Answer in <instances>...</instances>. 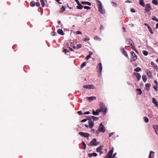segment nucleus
Masks as SVG:
<instances>
[{"mask_svg": "<svg viewBox=\"0 0 158 158\" xmlns=\"http://www.w3.org/2000/svg\"><path fill=\"white\" fill-rule=\"evenodd\" d=\"M105 131V129L104 126L102 124V123L100 124L99 128L96 131V134L97 136L99 134L100 132H104Z\"/></svg>", "mask_w": 158, "mask_h": 158, "instance_id": "obj_1", "label": "nucleus"}, {"mask_svg": "<svg viewBox=\"0 0 158 158\" xmlns=\"http://www.w3.org/2000/svg\"><path fill=\"white\" fill-rule=\"evenodd\" d=\"M89 122L88 123L89 127L90 128H92L94 126V123L93 121H92V118L91 116H88L87 117Z\"/></svg>", "mask_w": 158, "mask_h": 158, "instance_id": "obj_2", "label": "nucleus"}, {"mask_svg": "<svg viewBox=\"0 0 158 158\" xmlns=\"http://www.w3.org/2000/svg\"><path fill=\"white\" fill-rule=\"evenodd\" d=\"M99 142H97L96 139L94 138V139L92 141H91L90 143V144H89V146H96L98 145H99Z\"/></svg>", "mask_w": 158, "mask_h": 158, "instance_id": "obj_3", "label": "nucleus"}, {"mask_svg": "<svg viewBox=\"0 0 158 158\" xmlns=\"http://www.w3.org/2000/svg\"><path fill=\"white\" fill-rule=\"evenodd\" d=\"M144 6L145 8V10L146 12H148L152 9V8L149 3L145 5Z\"/></svg>", "mask_w": 158, "mask_h": 158, "instance_id": "obj_4", "label": "nucleus"}, {"mask_svg": "<svg viewBox=\"0 0 158 158\" xmlns=\"http://www.w3.org/2000/svg\"><path fill=\"white\" fill-rule=\"evenodd\" d=\"M78 134L80 135L85 137H88L89 136V134L88 133L80 132Z\"/></svg>", "mask_w": 158, "mask_h": 158, "instance_id": "obj_5", "label": "nucleus"}, {"mask_svg": "<svg viewBox=\"0 0 158 158\" xmlns=\"http://www.w3.org/2000/svg\"><path fill=\"white\" fill-rule=\"evenodd\" d=\"M100 108L104 112L105 114L106 113L107 111V108L103 103H101Z\"/></svg>", "mask_w": 158, "mask_h": 158, "instance_id": "obj_6", "label": "nucleus"}, {"mask_svg": "<svg viewBox=\"0 0 158 158\" xmlns=\"http://www.w3.org/2000/svg\"><path fill=\"white\" fill-rule=\"evenodd\" d=\"M131 59H133V61H135L137 59V56L133 51H131Z\"/></svg>", "mask_w": 158, "mask_h": 158, "instance_id": "obj_7", "label": "nucleus"}, {"mask_svg": "<svg viewBox=\"0 0 158 158\" xmlns=\"http://www.w3.org/2000/svg\"><path fill=\"white\" fill-rule=\"evenodd\" d=\"M126 42L127 44H129L131 45V44H133L134 43L132 41V40L129 38H127L126 39Z\"/></svg>", "mask_w": 158, "mask_h": 158, "instance_id": "obj_8", "label": "nucleus"}, {"mask_svg": "<svg viewBox=\"0 0 158 158\" xmlns=\"http://www.w3.org/2000/svg\"><path fill=\"white\" fill-rule=\"evenodd\" d=\"M133 74L137 77V79L138 81H139L140 79L141 76L139 73L134 72Z\"/></svg>", "mask_w": 158, "mask_h": 158, "instance_id": "obj_9", "label": "nucleus"}, {"mask_svg": "<svg viewBox=\"0 0 158 158\" xmlns=\"http://www.w3.org/2000/svg\"><path fill=\"white\" fill-rule=\"evenodd\" d=\"M152 102L155 104L156 107H158V103L156 99L153 98H152Z\"/></svg>", "mask_w": 158, "mask_h": 158, "instance_id": "obj_10", "label": "nucleus"}, {"mask_svg": "<svg viewBox=\"0 0 158 158\" xmlns=\"http://www.w3.org/2000/svg\"><path fill=\"white\" fill-rule=\"evenodd\" d=\"M99 10L102 14H104L105 12V10L102 8V6H98Z\"/></svg>", "mask_w": 158, "mask_h": 158, "instance_id": "obj_11", "label": "nucleus"}, {"mask_svg": "<svg viewBox=\"0 0 158 158\" xmlns=\"http://www.w3.org/2000/svg\"><path fill=\"white\" fill-rule=\"evenodd\" d=\"M86 98L90 101H92L93 100L96 99V98L95 96H92L90 97H87Z\"/></svg>", "mask_w": 158, "mask_h": 158, "instance_id": "obj_12", "label": "nucleus"}, {"mask_svg": "<svg viewBox=\"0 0 158 158\" xmlns=\"http://www.w3.org/2000/svg\"><path fill=\"white\" fill-rule=\"evenodd\" d=\"M98 67L99 69V71H100V72L101 73L102 69V64L101 63H100L98 64Z\"/></svg>", "mask_w": 158, "mask_h": 158, "instance_id": "obj_13", "label": "nucleus"}, {"mask_svg": "<svg viewBox=\"0 0 158 158\" xmlns=\"http://www.w3.org/2000/svg\"><path fill=\"white\" fill-rule=\"evenodd\" d=\"M58 33L61 35H64V32L61 29H59L57 31Z\"/></svg>", "mask_w": 158, "mask_h": 158, "instance_id": "obj_14", "label": "nucleus"}, {"mask_svg": "<svg viewBox=\"0 0 158 158\" xmlns=\"http://www.w3.org/2000/svg\"><path fill=\"white\" fill-rule=\"evenodd\" d=\"M113 152V148L112 150H111L109 151V152L106 155H107L108 156H112V154Z\"/></svg>", "mask_w": 158, "mask_h": 158, "instance_id": "obj_15", "label": "nucleus"}, {"mask_svg": "<svg viewBox=\"0 0 158 158\" xmlns=\"http://www.w3.org/2000/svg\"><path fill=\"white\" fill-rule=\"evenodd\" d=\"M63 52L67 55H69L70 54V51L69 50L66 49H64L63 50Z\"/></svg>", "mask_w": 158, "mask_h": 158, "instance_id": "obj_16", "label": "nucleus"}, {"mask_svg": "<svg viewBox=\"0 0 158 158\" xmlns=\"http://www.w3.org/2000/svg\"><path fill=\"white\" fill-rule=\"evenodd\" d=\"M81 3L82 5L87 4L89 6H90L91 5V3L90 2H88L82 1L81 2Z\"/></svg>", "mask_w": 158, "mask_h": 158, "instance_id": "obj_17", "label": "nucleus"}, {"mask_svg": "<svg viewBox=\"0 0 158 158\" xmlns=\"http://www.w3.org/2000/svg\"><path fill=\"white\" fill-rule=\"evenodd\" d=\"M103 146L102 145H101L97 148L96 149V151L97 152H100L101 151L103 148Z\"/></svg>", "mask_w": 158, "mask_h": 158, "instance_id": "obj_18", "label": "nucleus"}, {"mask_svg": "<svg viewBox=\"0 0 158 158\" xmlns=\"http://www.w3.org/2000/svg\"><path fill=\"white\" fill-rule=\"evenodd\" d=\"M139 4L142 6L144 7L145 6V3L143 0H139Z\"/></svg>", "mask_w": 158, "mask_h": 158, "instance_id": "obj_19", "label": "nucleus"}, {"mask_svg": "<svg viewBox=\"0 0 158 158\" xmlns=\"http://www.w3.org/2000/svg\"><path fill=\"white\" fill-rule=\"evenodd\" d=\"M78 6H77V9H81L83 8L84 6L82 5L80 3H79V4H77Z\"/></svg>", "mask_w": 158, "mask_h": 158, "instance_id": "obj_20", "label": "nucleus"}, {"mask_svg": "<svg viewBox=\"0 0 158 158\" xmlns=\"http://www.w3.org/2000/svg\"><path fill=\"white\" fill-rule=\"evenodd\" d=\"M65 7L64 6H62V7L60 9V11L61 13H63L64 11H65Z\"/></svg>", "mask_w": 158, "mask_h": 158, "instance_id": "obj_21", "label": "nucleus"}, {"mask_svg": "<svg viewBox=\"0 0 158 158\" xmlns=\"http://www.w3.org/2000/svg\"><path fill=\"white\" fill-rule=\"evenodd\" d=\"M146 72L148 76L149 77H151L152 76V73H151V72L149 71L148 70H147L146 71Z\"/></svg>", "mask_w": 158, "mask_h": 158, "instance_id": "obj_22", "label": "nucleus"}, {"mask_svg": "<svg viewBox=\"0 0 158 158\" xmlns=\"http://www.w3.org/2000/svg\"><path fill=\"white\" fill-rule=\"evenodd\" d=\"M134 45V44H131V48L132 49L134 50L136 52H137V53H138L137 51L136 50V49L135 48Z\"/></svg>", "mask_w": 158, "mask_h": 158, "instance_id": "obj_23", "label": "nucleus"}, {"mask_svg": "<svg viewBox=\"0 0 158 158\" xmlns=\"http://www.w3.org/2000/svg\"><path fill=\"white\" fill-rule=\"evenodd\" d=\"M142 78L143 81L144 82H145L147 79L146 76L145 75H143L142 76Z\"/></svg>", "mask_w": 158, "mask_h": 158, "instance_id": "obj_24", "label": "nucleus"}, {"mask_svg": "<svg viewBox=\"0 0 158 158\" xmlns=\"http://www.w3.org/2000/svg\"><path fill=\"white\" fill-rule=\"evenodd\" d=\"M93 119V121H97L98 120L99 118L98 117H95L94 116H90Z\"/></svg>", "mask_w": 158, "mask_h": 158, "instance_id": "obj_25", "label": "nucleus"}, {"mask_svg": "<svg viewBox=\"0 0 158 158\" xmlns=\"http://www.w3.org/2000/svg\"><path fill=\"white\" fill-rule=\"evenodd\" d=\"M123 53L126 57H128V55L126 52L125 51V49L123 48Z\"/></svg>", "mask_w": 158, "mask_h": 158, "instance_id": "obj_26", "label": "nucleus"}, {"mask_svg": "<svg viewBox=\"0 0 158 158\" xmlns=\"http://www.w3.org/2000/svg\"><path fill=\"white\" fill-rule=\"evenodd\" d=\"M92 112L93 114L94 115H98L99 114L96 110L95 111L94 110H93Z\"/></svg>", "mask_w": 158, "mask_h": 158, "instance_id": "obj_27", "label": "nucleus"}, {"mask_svg": "<svg viewBox=\"0 0 158 158\" xmlns=\"http://www.w3.org/2000/svg\"><path fill=\"white\" fill-rule=\"evenodd\" d=\"M152 2L155 5H157L158 4V1L157 0H153L152 1Z\"/></svg>", "mask_w": 158, "mask_h": 158, "instance_id": "obj_28", "label": "nucleus"}, {"mask_svg": "<svg viewBox=\"0 0 158 158\" xmlns=\"http://www.w3.org/2000/svg\"><path fill=\"white\" fill-rule=\"evenodd\" d=\"M151 84L150 83H147L145 85V86L147 88L146 89L148 90L149 89V87L151 86Z\"/></svg>", "mask_w": 158, "mask_h": 158, "instance_id": "obj_29", "label": "nucleus"}, {"mask_svg": "<svg viewBox=\"0 0 158 158\" xmlns=\"http://www.w3.org/2000/svg\"><path fill=\"white\" fill-rule=\"evenodd\" d=\"M136 91H137L139 92L138 94H139V95H140L142 94V91L141 89L138 88L136 89Z\"/></svg>", "mask_w": 158, "mask_h": 158, "instance_id": "obj_30", "label": "nucleus"}, {"mask_svg": "<svg viewBox=\"0 0 158 158\" xmlns=\"http://www.w3.org/2000/svg\"><path fill=\"white\" fill-rule=\"evenodd\" d=\"M82 145L83 146V149H85L86 148V145L84 141H82Z\"/></svg>", "mask_w": 158, "mask_h": 158, "instance_id": "obj_31", "label": "nucleus"}, {"mask_svg": "<svg viewBox=\"0 0 158 158\" xmlns=\"http://www.w3.org/2000/svg\"><path fill=\"white\" fill-rule=\"evenodd\" d=\"M89 89H94L95 88L94 86L93 85H89Z\"/></svg>", "mask_w": 158, "mask_h": 158, "instance_id": "obj_32", "label": "nucleus"}, {"mask_svg": "<svg viewBox=\"0 0 158 158\" xmlns=\"http://www.w3.org/2000/svg\"><path fill=\"white\" fill-rule=\"evenodd\" d=\"M141 70V69L139 67H137L134 69V71L136 72H139Z\"/></svg>", "mask_w": 158, "mask_h": 158, "instance_id": "obj_33", "label": "nucleus"}, {"mask_svg": "<svg viewBox=\"0 0 158 158\" xmlns=\"http://www.w3.org/2000/svg\"><path fill=\"white\" fill-rule=\"evenodd\" d=\"M30 5L31 6H34L35 5V2L34 1H32L30 2Z\"/></svg>", "mask_w": 158, "mask_h": 158, "instance_id": "obj_34", "label": "nucleus"}, {"mask_svg": "<svg viewBox=\"0 0 158 158\" xmlns=\"http://www.w3.org/2000/svg\"><path fill=\"white\" fill-rule=\"evenodd\" d=\"M143 118H144V120L145 121V123H147L148 122V121H149V119H148V118L147 117H144Z\"/></svg>", "mask_w": 158, "mask_h": 158, "instance_id": "obj_35", "label": "nucleus"}, {"mask_svg": "<svg viewBox=\"0 0 158 158\" xmlns=\"http://www.w3.org/2000/svg\"><path fill=\"white\" fill-rule=\"evenodd\" d=\"M94 39L97 40H101V39L98 36H96L94 37Z\"/></svg>", "mask_w": 158, "mask_h": 158, "instance_id": "obj_36", "label": "nucleus"}, {"mask_svg": "<svg viewBox=\"0 0 158 158\" xmlns=\"http://www.w3.org/2000/svg\"><path fill=\"white\" fill-rule=\"evenodd\" d=\"M151 64L152 65L154 68H157V66L156 65L154 62H151Z\"/></svg>", "mask_w": 158, "mask_h": 158, "instance_id": "obj_37", "label": "nucleus"}, {"mask_svg": "<svg viewBox=\"0 0 158 158\" xmlns=\"http://www.w3.org/2000/svg\"><path fill=\"white\" fill-rule=\"evenodd\" d=\"M82 45L81 44H78L77 45V49H78L79 48H81L82 47Z\"/></svg>", "mask_w": 158, "mask_h": 158, "instance_id": "obj_38", "label": "nucleus"}, {"mask_svg": "<svg viewBox=\"0 0 158 158\" xmlns=\"http://www.w3.org/2000/svg\"><path fill=\"white\" fill-rule=\"evenodd\" d=\"M152 19L153 20L156 21L158 22V19H157L155 17L153 16L152 17Z\"/></svg>", "mask_w": 158, "mask_h": 158, "instance_id": "obj_39", "label": "nucleus"}, {"mask_svg": "<svg viewBox=\"0 0 158 158\" xmlns=\"http://www.w3.org/2000/svg\"><path fill=\"white\" fill-rule=\"evenodd\" d=\"M143 53L144 55L145 56H147L148 54V52L146 51H143Z\"/></svg>", "mask_w": 158, "mask_h": 158, "instance_id": "obj_40", "label": "nucleus"}, {"mask_svg": "<svg viewBox=\"0 0 158 158\" xmlns=\"http://www.w3.org/2000/svg\"><path fill=\"white\" fill-rule=\"evenodd\" d=\"M40 2L41 3V5L43 7H44V6L45 4L44 2V0H40Z\"/></svg>", "mask_w": 158, "mask_h": 158, "instance_id": "obj_41", "label": "nucleus"}, {"mask_svg": "<svg viewBox=\"0 0 158 158\" xmlns=\"http://www.w3.org/2000/svg\"><path fill=\"white\" fill-rule=\"evenodd\" d=\"M86 65V63L85 62H84L81 65V68H83L84 66Z\"/></svg>", "mask_w": 158, "mask_h": 158, "instance_id": "obj_42", "label": "nucleus"}, {"mask_svg": "<svg viewBox=\"0 0 158 158\" xmlns=\"http://www.w3.org/2000/svg\"><path fill=\"white\" fill-rule=\"evenodd\" d=\"M153 88L156 91H157L158 89V87L157 86V85L154 86L153 87Z\"/></svg>", "mask_w": 158, "mask_h": 158, "instance_id": "obj_43", "label": "nucleus"}, {"mask_svg": "<svg viewBox=\"0 0 158 158\" xmlns=\"http://www.w3.org/2000/svg\"><path fill=\"white\" fill-rule=\"evenodd\" d=\"M56 34H57L54 31H53L51 32V35L52 36L55 35Z\"/></svg>", "mask_w": 158, "mask_h": 158, "instance_id": "obj_44", "label": "nucleus"}, {"mask_svg": "<svg viewBox=\"0 0 158 158\" xmlns=\"http://www.w3.org/2000/svg\"><path fill=\"white\" fill-rule=\"evenodd\" d=\"M152 153H154V152H153L152 151H151L150 152V154H149L148 158H152V157L151 156V155H152Z\"/></svg>", "mask_w": 158, "mask_h": 158, "instance_id": "obj_45", "label": "nucleus"}, {"mask_svg": "<svg viewBox=\"0 0 158 158\" xmlns=\"http://www.w3.org/2000/svg\"><path fill=\"white\" fill-rule=\"evenodd\" d=\"M83 7L85 9L87 10H89L90 9V7L87 6H85Z\"/></svg>", "mask_w": 158, "mask_h": 158, "instance_id": "obj_46", "label": "nucleus"}, {"mask_svg": "<svg viewBox=\"0 0 158 158\" xmlns=\"http://www.w3.org/2000/svg\"><path fill=\"white\" fill-rule=\"evenodd\" d=\"M97 112H98V114H99V113L101 112L102 111H103L101 109H97L96 110Z\"/></svg>", "mask_w": 158, "mask_h": 158, "instance_id": "obj_47", "label": "nucleus"}, {"mask_svg": "<svg viewBox=\"0 0 158 158\" xmlns=\"http://www.w3.org/2000/svg\"><path fill=\"white\" fill-rule=\"evenodd\" d=\"M89 85H84L83 86V87L84 88H85V89H89Z\"/></svg>", "mask_w": 158, "mask_h": 158, "instance_id": "obj_48", "label": "nucleus"}, {"mask_svg": "<svg viewBox=\"0 0 158 158\" xmlns=\"http://www.w3.org/2000/svg\"><path fill=\"white\" fill-rule=\"evenodd\" d=\"M91 57L90 55H88L86 57L85 59H87V60H88L89 59V58H90Z\"/></svg>", "mask_w": 158, "mask_h": 158, "instance_id": "obj_49", "label": "nucleus"}, {"mask_svg": "<svg viewBox=\"0 0 158 158\" xmlns=\"http://www.w3.org/2000/svg\"><path fill=\"white\" fill-rule=\"evenodd\" d=\"M148 31H149L151 33V34H153V31L152 29H151V28L149 29H148Z\"/></svg>", "mask_w": 158, "mask_h": 158, "instance_id": "obj_50", "label": "nucleus"}, {"mask_svg": "<svg viewBox=\"0 0 158 158\" xmlns=\"http://www.w3.org/2000/svg\"><path fill=\"white\" fill-rule=\"evenodd\" d=\"M92 153H89L88 154V155L89 157H91L93 156Z\"/></svg>", "mask_w": 158, "mask_h": 158, "instance_id": "obj_51", "label": "nucleus"}, {"mask_svg": "<svg viewBox=\"0 0 158 158\" xmlns=\"http://www.w3.org/2000/svg\"><path fill=\"white\" fill-rule=\"evenodd\" d=\"M97 2L99 3V4L98 5V6H102V3L100 2V1L99 0H98Z\"/></svg>", "mask_w": 158, "mask_h": 158, "instance_id": "obj_52", "label": "nucleus"}, {"mask_svg": "<svg viewBox=\"0 0 158 158\" xmlns=\"http://www.w3.org/2000/svg\"><path fill=\"white\" fill-rule=\"evenodd\" d=\"M88 119H84L81 120V122H86L87 120Z\"/></svg>", "mask_w": 158, "mask_h": 158, "instance_id": "obj_53", "label": "nucleus"}, {"mask_svg": "<svg viewBox=\"0 0 158 158\" xmlns=\"http://www.w3.org/2000/svg\"><path fill=\"white\" fill-rule=\"evenodd\" d=\"M35 5L37 6H40V4L39 2H36V3L35 2Z\"/></svg>", "mask_w": 158, "mask_h": 158, "instance_id": "obj_54", "label": "nucleus"}, {"mask_svg": "<svg viewBox=\"0 0 158 158\" xmlns=\"http://www.w3.org/2000/svg\"><path fill=\"white\" fill-rule=\"evenodd\" d=\"M77 113L79 115H81L83 114V113H82L81 111H78L77 112Z\"/></svg>", "mask_w": 158, "mask_h": 158, "instance_id": "obj_55", "label": "nucleus"}, {"mask_svg": "<svg viewBox=\"0 0 158 158\" xmlns=\"http://www.w3.org/2000/svg\"><path fill=\"white\" fill-rule=\"evenodd\" d=\"M77 33L78 35H81L82 34V32L80 31H77L76 32Z\"/></svg>", "mask_w": 158, "mask_h": 158, "instance_id": "obj_56", "label": "nucleus"}, {"mask_svg": "<svg viewBox=\"0 0 158 158\" xmlns=\"http://www.w3.org/2000/svg\"><path fill=\"white\" fill-rule=\"evenodd\" d=\"M93 156H94V157H96L97 156V154L96 153H92Z\"/></svg>", "mask_w": 158, "mask_h": 158, "instance_id": "obj_57", "label": "nucleus"}, {"mask_svg": "<svg viewBox=\"0 0 158 158\" xmlns=\"http://www.w3.org/2000/svg\"><path fill=\"white\" fill-rule=\"evenodd\" d=\"M89 40L90 39L89 38H85L84 39V41H88V40Z\"/></svg>", "mask_w": 158, "mask_h": 158, "instance_id": "obj_58", "label": "nucleus"}, {"mask_svg": "<svg viewBox=\"0 0 158 158\" xmlns=\"http://www.w3.org/2000/svg\"><path fill=\"white\" fill-rule=\"evenodd\" d=\"M90 113V112L89 111H86V112H85L84 113V114H89Z\"/></svg>", "mask_w": 158, "mask_h": 158, "instance_id": "obj_59", "label": "nucleus"}, {"mask_svg": "<svg viewBox=\"0 0 158 158\" xmlns=\"http://www.w3.org/2000/svg\"><path fill=\"white\" fill-rule=\"evenodd\" d=\"M131 11L132 12H136L133 8H132L131 9Z\"/></svg>", "mask_w": 158, "mask_h": 158, "instance_id": "obj_60", "label": "nucleus"}, {"mask_svg": "<svg viewBox=\"0 0 158 158\" xmlns=\"http://www.w3.org/2000/svg\"><path fill=\"white\" fill-rule=\"evenodd\" d=\"M153 127L154 128L155 130L156 129H157L158 128V126L157 125H156L154 126H153Z\"/></svg>", "mask_w": 158, "mask_h": 158, "instance_id": "obj_61", "label": "nucleus"}, {"mask_svg": "<svg viewBox=\"0 0 158 158\" xmlns=\"http://www.w3.org/2000/svg\"><path fill=\"white\" fill-rule=\"evenodd\" d=\"M103 29H104V27H103V26L102 25H101L100 27V30H103Z\"/></svg>", "mask_w": 158, "mask_h": 158, "instance_id": "obj_62", "label": "nucleus"}, {"mask_svg": "<svg viewBox=\"0 0 158 158\" xmlns=\"http://www.w3.org/2000/svg\"><path fill=\"white\" fill-rule=\"evenodd\" d=\"M154 83L156 85H158L157 82L156 80L154 81Z\"/></svg>", "mask_w": 158, "mask_h": 158, "instance_id": "obj_63", "label": "nucleus"}, {"mask_svg": "<svg viewBox=\"0 0 158 158\" xmlns=\"http://www.w3.org/2000/svg\"><path fill=\"white\" fill-rule=\"evenodd\" d=\"M112 2V3L113 4V6H116V4L114 2Z\"/></svg>", "mask_w": 158, "mask_h": 158, "instance_id": "obj_64", "label": "nucleus"}]
</instances>
